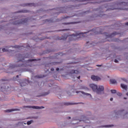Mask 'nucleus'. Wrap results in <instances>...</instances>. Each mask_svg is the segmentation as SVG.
Segmentation results:
<instances>
[{"mask_svg": "<svg viewBox=\"0 0 128 128\" xmlns=\"http://www.w3.org/2000/svg\"><path fill=\"white\" fill-rule=\"evenodd\" d=\"M86 34H88V32H86L84 33H79L78 34H72V35H70L68 36L69 40H76L80 39V38H85L86 37Z\"/></svg>", "mask_w": 128, "mask_h": 128, "instance_id": "nucleus-1", "label": "nucleus"}, {"mask_svg": "<svg viewBox=\"0 0 128 128\" xmlns=\"http://www.w3.org/2000/svg\"><path fill=\"white\" fill-rule=\"evenodd\" d=\"M90 88H92L93 92H95L97 94H100L102 92L104 91V87L102 86H99L98 88V86L94 84H90Z\"/></svg>", "mask_w": 128, "mask_h": 128, "instance_id": "nucleus-2", "label": "nucleus"}, {"mask_svg": "<svg viewBox=\"0 0 128 128\" xmlns=\"http://www.w3.org/2000/svg\"><path fill=\"white\" fill-rule=\"evenodd\" d=\"M19 78V76H16V78H14V80H16L20 84V86H27L28 84L30 83V82L28 80H24V82H20L19 80H18V78Z\"/></svg>", "mask_w": 128, "mask_h": 128, "instance_id": "nucleus-3", "label": "nucleus"}, {"mask_svg": "<svg viewBox=\"0 0 128 128\" xmlns=\"http://www.w3.org/2000/svg\"><path fill=\"white\" fill-rule=\"evenodd\" d=\"M28 18H22V20H18L15 21V22L14 23V24H24L25 23H27Z\"/></svg>", "mask_w": 128, "mask_h": 128, "instance_id": "nucleus-4", "label": "nucleus"}, {"mask_svg": "<svg viewBox=\"0 0 128 128\" xmlns=\"http://www.w3.org/2000/svg\"><path fill=\"white\" fill-rule=\"evenodd\" d=\"M24 108H32L36 110H42L44 108V106H24Z\"/></svg>", "mask_w": 128, "mask_h": 128, "instance_id": "nucleus-5", "label": "nucleus"}, {"mask_svg": "<svg viewBox=\"0 0 128 128\" xmlns=\"http://www.w3.org/2000/svg\"><path fill=\"white\" fill-rule=\"evenodd\" d=\"M104 34L106 35V38H112L113 36H114L115 35L118 34L116 32H113L112 34H108V33L104 32Z\"/></svg>", "mask_w": 128, "mask_h": 128, "instance_id": "nucleus-6", "label": "nucleus"}, {"mask_svg": "<svg viewBox=\"0 0 128 128\" xmlns=\"http://www.w3.org/2000/svg\"><path fill=\"white\" fill-rule=\"evenodd\" d=\"M91 80L94 81H98L100 80V78L98 76H96L94 75H92L91 76Z\"/></svg>", "mask_w": 128, "mask_h": 128, "instance_id": "nucleus-7", "label": "nucleus"}, {"mask_svg": "<svg viewBox=\"0 0 128 128\" xmlns=\"http://www.w3.org/2000/svg\"><path fill=\"white\" fill-rule=\"evenodd\" d=\"M25 58H28V56H24V55H22L21 54L18 55V58L20 59L18 60L20 62H22Z\"/></svg>", "mask_w": 128, "mask_h": 128, "instance_id": "nucleus-8", "label": "nucleus"}, {"mask_svg": "<svg viewBox=\"0 0 128 128\" xmlns=\"http://www.w3.org/2000/svg\"><path fill=\"white\" fill-rule=\"evenodd\" d=\"M68 38V36L64 34V36L62 37H57L56 40H66Z\"/></svg>", "mask_w": 128, "mask_h": 128, "instance_id": "nucleus-9", "label": "nucleus"}, {"mask_svg": "<svg viewBox=\"0 0 128 128\" xmlns=\"http://www.w3.org/2000/svg\"><path fill=\"white\" fill-rule=\"evenodd\" d=\"M70 74H80V72H78V70H71L70 72Z\"/></svg>", "mask_w": 128, "mask_h": 128, "instance_id": "nucleus-10", "label": "nucleus"}, {"mask_svg": "<svg viewBox=\"0 0 128 128\" xmlns=\"http://www.w3.org/2000/svg\"><path fill=\"white\" fill-rule=\"evenodd\" d=\"M20 110L17 108H12L11 110H6V112H15V111H19Z\"/></svg>", "mask_w": 128, "mask_h": 128, "instance_id": "nucleus-11", "label": "nucleus"}, {"mask_svg": "<svg viewBox=\"0 0 128 128\" xmlns=\"http://www.w3.org/2000/svg\"><path fill=\"white\" fill-rule=\"evenodd\" d=\"M82 93V94H85V95H86V96H90V94H88V93H86V92H80V91H79V92H78V91H76V93L77 94H78V93Z\"/></svg>", "mask_w": 128, "mask_h": 128, "instance_id": "nucleus-12", "label": "nucleus"}, {"mask_svg": "<svg viewBox=\"0 0 128 128\" xmlns=\"http://www.w3.org/2000/svg\"><path fill=\"white\" fill-rule=\"evenodd\" d=\"M102 34V33H100V32H94V30H92V32H91L90 33V34L96 35V34Z\"/></svg>", "mask_w": 128, "mask_h": 128, "instance_id": "nucleus-13", "label": "nucleus"}, {"mask_svg": "<svg viewBox=\"0 0 128 128\" xmlns=\"http://www.w3.org/2000/svg\"><path fill=\"white\" fill-rule=\"evenodd\" d=\"M22 66V64H18V66L12 64V66H10V68H14L16 67H21Z\"/></svg>", "mask_w": 128, "mask_h": 128, "instance_id": "nucleus-14", "label": "nucleus"}, {"mask_svg": "<svg viewBox=\"0 0 128 128\" xmlns=\"http://www.w3.org/2000/svg\"><path fill=\"white\" fill-rule=\"evenodd\" d=\"M110 84H116V80L114 79L110 80Z\"/></svg>", "mask_w": 128, "mask_h": 128, "instance_id": "nucleus-15", "label": "nucleus"}, {"mask_svg": "<svg viewBox=\"0 0 128 128\" xmlns=\"http://www.w3.org/2000/svg\"><path fill=\"white\" fill-rule=\"evenodd\" d=\"M121 88H122L124 90H127V86L124 85V84H120Z\"/></svg>", "mask_w": 128, "mask_h": 128, "instance_id": "nucleus-16", "label": "nucleus"}, {"mask_svg": "<svg viewBox=\"0 0 128 128\" xmlns=\"http://www.w3.org/2000/svg\"><path fill=\"white\" fill-rule=\"evenodd\" d=\"M0 92H7L8 90L6 88H3L2 87H1V89H0Z\"/></svg>", "mask_w": 128, "mask_h": 128, "instance_id": "nucleus-17", "label": "nucleus"}, {"mask_svg": "<svg viewBox=\"0 0 128 128\" xmlns=\"http://www.w3.org/2000/svg\"><path fill=\"white\" fill-rule=\"evenodd\" d=\"M36 78H44V75H38V76H36Z\"/></svg>", "mask_w": 128, "mask_h": 128, "instance_id": "nucleus-18", "label": "nucleus"}, {"mask_svg": "<svg viewBox=\"0 0 128 128\" xmlns=\"http://www.w3.org/2000/svg\"><path fill=\"white\" fill-rule=\"evenodd\" d=\"M80 89H82V90H88V88L87 87L85 86H82L80 87Z\"/></svg>", "mask_w": 128, "mask_h": 128, "instance_id": "nucleus-19", "label": "nucleus"}, {"mask_svg": "<svg viewBox=\"0 0 128 128\" xmlns=\"http://www.w3.org/2000/svg\"><path fill=\"white\" fill-rule=\"evenodd\" d=\"M82 122L84 123H90V122H89L88 120H80V122H82Z\"/></svg>", "mask_w": 128, "mask_h": 128, "instance_id": "nucleus-20", "label": "nucleus"}, {"mask_svg": "<svg viewBox=\"0 0 128 128\" xmlns=\"http://www.w3.org/2000/svg\"><path fill=\"white\" fill-rule=\"evenodd\" d=\"M72 104V103H70V102H65L64 103V105L66 106H69V105H72V104Z\"/></svg>", "mask_w": 128, "mask_h": 128, "instance_id": "nucleus-21", "label": "nucleus"}, {"mask_svg": "<svg viewBox=\"0 0 128 128\" xmlns=\"http://www.w3.org/2000/svg\"><path fill=\"white\" fill-rule=\"evenodd\" d=\"M88 127V126H84V127L82 126H77V128H86Z\"/></svg>", "mask_w": 128, "mask_h": 128, "instance_id": "nucleus-22", "label": "nucleus"}, {"mask_svg": "<svg viewBox=\"0 0 128 128\" xmlns=\"http://www.w3.org/2000/svg\"><path fill=\"white\" fill-rule=\"evenodd\" d=\"M76 24V22H70V23H65L64 24Z\"/></svg>", "mask_w": 128, "mask_h": 128, "instance_id": "nucleus-23", "label": "nucleus"}, {"mask_svg": "<svg viewBox=\"0 0 128 128\" xmlns=\"http://www.w3.org/2000/svg\"><path fill=\"white\" fill-rule=\"evenodd\" d=\"M110 92H111L112 94H116V90H110Z\"/></svg>", "mask_w": 128, "mask_h": 128, "instance_id": "nucleus-24", "label": "nucleus"}, {"mask_svg": "<svg viewBox=\"0 0 128 128\" xmlns=\"http://www.w3.org/2000/svg\"><path fill=\"white\" fill-rule=\"evenodd\" d=\"M122 80L123 81L125 82H127L128 81L127 80H126L124 78H122Z\"/></svg>", "mask_w": 128, "mask_h": 128, "instance_id": "nucleus-25", "label": "nucleus"}, {"mask_svg": "<svg viewBox=\"0 0 128 128\" xmlns=\"http://www.w3.org/2000/svg\"><path fill=\"white\" fill-rule=\"evenodd\" d=\"M116 94L118 96H122V94L120 93V92L116 93Z\"/></svg>", "mask_w": 128, "mask_h": 128, "instance_id": "nucleus-26", "label": "nucleus"}, {"mask_svg": "<svg viewBox=\"0 0 128 128\" xmlns=\"http://www.w3.org/2000/svg\"><path fill=\"white\" fill-rule=\"evenodd\" d=\"M2 51L3 52H8V50L5 49V48H3V49H2Z\"/></svg>", "mask_w": 128, "mask_h": 128, "instance_id": "nucleus-27", "label": "nucleus"}, {"mask_svg": "<svg viewBox=\"0 0 128 128\" xmlns=\"http://www.w3.org/2000/svg\"><path fill=\"white\" fill-rule=\"evenodd\" d=\"M31 124H32V122H31V121H28V122H27V124H28V125Z\"/></svg>", "mask_w": 128, "mask_h": 128, "instance_id": "nucleus-28", "label": "nucleus"}, {"mask_svg": "<svg viewBox=\"0 0 128 128\" xmlns=\"http://www.w3.org/2000/svg\"><path fill=\"white\" fill-rule=\"evenodd\" d=\"M112 126H113V125H108V126H104V127H112Z\"/></svg>", "mask_w": 128, "mask_h": 128, "instance_id": "nucleus-29", "label": "nucleus"}, {"mask_svg": "<svg viewBox=\"0 0 128 128\" xmlns=\"http://www.w3.org/2000/svg\"><path fill=\"white\" fill-rule=\"evenodd\" d=\"M36 60H28V62H32V61H35Z\"/></svg>", "mask_w": 128, "mask_h": 128, "instance_id": "nucleus-30", "label": "nucleus"}, {"mask_svg": "<svg viewBox=\"0 0 128 128\" xmlns=\"http://www.w3.org/2000/svg\"><path fill=\"white\" fill-rule=\"evenodd\" d=\"M114 62H116V63H118V60L115 59V60H114Z\"/></svg>", "mask_w": 128, "mask_h": 128, "instance_id": "nucleus-31", "label": "nucleus"}, {"mask_svg": "<svg viewBox=\"0 0 128 128\" xmlns=\"http://www.w3.org/2000/svg\"><path fill=\"white\" fill-rule=\"evenodd\" d=\"M90 48H92L93 46H94V44H90Z\"/></svg>", "mask_w": 128, "mask_h": 128, "instance_id": "nucleus-32", "label": "nucleus"}, {"mask_svg": "<svg viewBox=\"0 0 128 128\" xmlns=\"http://www.w3.org/2000/svg\"><path fill=\"white\" fill-rule=\"evenodd\" d=\"M50 70L52 72L54 71V68H51Z\"/></svg>", "mask_w": 128, "mask_h": 128, "instance_id": "nucleus-33", "label": "nucleus"}, {"mask_svg": "<svg viewBox=\"0 0 128 128\" xmlns=\"http://www.w3.org/2000/svg\"><path fill=\"white\" fill-rule=\"evenodd\" d=\"M56 71L60 70V68H56Z\"/></svg>", "mask_w": 128, "mask_h": 128, "instance_id": "nucleus-34", "label": "nucleus"}, {"mask_svg": "<svg viewBox=\"0 0 128 128\" xmlns=\"http://www.w3.org/2000/svg\"><path fill=\"white\" fill-rule=\"evenodd\" d=\"M96 66L100 67V66H102V65H98V64H97Z\"/></svg>", "mask_w": 128, "mask_h": 128, "instance_id": "nucleus-35", "label": "nucleus"}, {"mask_svg": "<svg viewBox=\"0 0 128 128\" xmlns=\"http://www.w3.org/2000/svg\"><path fill=\"white\" fill-rule=\"evenodd\" d=\"M110 100L112 102L113 100V98H110Z\"/></svg>", "mask_w": 128, "mask_h": 128, "instance_id": "nucleus-36", "label": "nucleus"}, {"mask_svg": "<svg viewBox=\"0 0 128 128\" xmlns=\"http://www.w3.org/2000/svg\"><path fill=\"white\" fill-rule=\"evenodd\" d=\"M80 76L77 77V78H78V80H80Z\"/></svg>", "mask_w": 128, "mask_h": 128, "instance_id": "nucleus-37", "label": "nucleus"}, {"mask_svg": "<svg viewBox=\"0 0 128 128\" xmlns=\"http://www.w3.org/2000/svg\"><path fill=\"white\" fill-rule=\"evenodd\" d=\"M125 25H126V26H128V22H126V23H125Z\"/></svg>", "mask_w": 128, "mask_h": 128, "instance_id": "nucleus-38", "label": "nucleus"}, {"mask_svg": "<svg viewBox=\"0 0 128 128\" xmlns=\"http://www.w3.org/2000/svg\"><path fill=\"white\" fill-rule=\"evenodd\" d=\"M16 48H20V46H16Z\"/></svg>", "mask_w": 128, "mask_h": 128, "instance_id": "nucleus-39", "label": "nucleus"}, {"mask_svg": "<svg viewBox=\"0 0 128 128\" xmlns=\"http://www.w3.org/2000/svg\"><path fill=\"white\" fill-rule=\"evenodd\" d=\"M117 10V8H114L112 9V10Z\"/></svg>", "mask_w": 128, "mask_h": 128, "instance_id": "nucleus-40", "label": "nucleus"}, {"mask_svg": "<svg viewBox=\"0 0 128 128\" xmlns=\"http://www.w3.org/2000/svg\"><path fill=\"white\" fill-rule=\"evenodd\" d=\"M84 1H86V0H81V2H84Z\"/></svg>", "mask_w": 128, "mask_h": 128, "instance_id": "nucleus-41", "label": "nucleus"}, {"mask_svg": "<svg viewBox=\"0 0 128 128\" xmlns=\"http://www.w3.org/2000/svg\"><path fill=\"white\" fill-rule=\"evenodd\" d=\"M123 4V2L119 3L118 4L120 5V4Z\"/></svg>", "mask_w": 128, "mask_h": 128, "instance_id": "nucleus-42", "label": "nucleus"}, {"mask_svg": "<svg viewBox=\"0 0 128 128\" xmlns=\"http://www.w3.org/2000/svg\"><path fill=\"white\" fill-rule=\"evenodd\" d=\"M89 42H86V46H88V44Z\"/></svg>", "mask_w": 128, "mask_h": 128, "instance_id": "nucleus-43", "label": "nucleus"}, {"mask_svg": "<svg viewBox=\"0 0 128 128\" xmlns=\"http://www.w3.org/2000/svg\"><path fill=\"white\" fill-rule=\"evenodd\" d=\"M26 6H30V4H26Z\"/></svg>", "mask_w": 128, "mask_h": 128, "instance_id": "nucleus-44", "label": "nucleus"}, {"mask_svg": "<svg viewBox=\"0 0 128 128\" xmlns=\"http://www.w3.org/2000/svg\"><path fill=\"white\" fill-rule=\"evenodd\" d=\"M126 94L127 96H128V92H127Z\"/></svg>", "mask_w": 128, "mask_h": 128, "instance_id": "nucleus-45", "label": "nucleus"}, {"mask_svg": "<svg viewBox=\"0 0 128 128\" xmlns=\"http://www.w3.org/2000/svg\"><path fill=\"white\" fill-rule=\"evenodd\" d=\"M124 99L126 100V98H124Z\"/></svg>", "mask_w": 128, "mask_h": 128, "instance_id": "nucleus-46", "label": "nucleus"}, {"mask_svg": "<svg viewBox=\"0 0 128 128\" xmlns=\"http://www.w3.org/2000/svg\"><path fill=\"white\" fill-rule=\"evenodd\" d=\"M68 17H65V18H68Z\"/></svg>", "mask_w": 128, "mask_h": 128, "instance_id": "nucleus-47", "label": "nucleus"}, {"mask_svg": "<svg viewBox=\"0 0 128 128\" xmlns=\"http://www.w3.org/2000/svg\"><path fill=\"white\" fill-rule=\"evenodd\" d=\"M68 119H70V117H68Z\"/></svg>", "mask_w": 128, "mask_h": 128, "instance_id": "nucleus-48", "label": "nucleus"}, {"mask_svg": "<svg viewBox=\"0 0 128 128\" xmlns=\"http://www.w3.org/2000/svg\"><path fill=\"white\" fill-rule=\"evenodd\" d=\"M8 88V86H7Z\"/></svg>", "mask_w": 128, "mask_h": 128, "instance_id": "nucleus-49", "label": "nucleus"}, {"mask_svg": "<svg viewBox=\"0 0 128 128\" xmlns=\"http://www.w3.org/2000/svg\"><path fill=\"white\" fill-rule=\"evenodd\" d=\"M46 21H48V20H46Z\"/></svg>", "mask_w": 128, "mask_h": 128, "instance_id": "nucleus-50", "label": "nucleus"}]
</instances>
